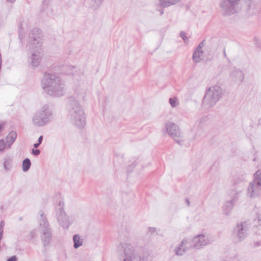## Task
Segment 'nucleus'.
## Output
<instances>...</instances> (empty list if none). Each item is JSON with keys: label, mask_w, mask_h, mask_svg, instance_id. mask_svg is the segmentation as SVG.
Segmentation results:
<instances>
[{"label": "nucleus", "mask_w": 261, "mask_h": 261, "mask_svg": "<svg viewBox=\"0 0 261 261\" xmlns=\"http://www.w3.org/2000/svg\"><path fill=\"white\" fill-rule=\"evenodd\" d=\"M41 86L44 92L54 97H61L66 93L64 82L55 74L45 73L41 80Z\"/></svg>", "instance_id": "nucleus-1"}, {"label": "nucleus", "mask_w": 261, "mask_h": 261, "mask_svg": "<svg viewBox=\"0 0 261 261\" xmlns=\"http://www.w3.org/2000/svg\"><path fill=\"white\" fill-rule=\"evenodd\" d=\"M41 86L44 92L54 97H61L66 93L64 82L55 74L45 73L41 80Z\"/></svg>", "instance_id": "nucleus-2"}, {"label": "nucleus", "mask_w": 261, "mask_h": 261, "mask_svg": "<svg viewBox=\"0 0 261 261\" xmlns=\"http://www.w3.org/2000/svg\"><path fill=\"white\" fill-rule=\"evenodd\" d=\"M41 31L38 29H33L30 34L29 46L30 53L29 54V60L34 67L39 65L43 56L41 47Z\"/></svg>", "instance_id": "nucleus-3"}, {"label": "nucleus", "mask_w": 261, "mask_h": 261, "mask_svg": "<svg viewBox=\"0 0 261 261\" xmlns=\"http://www.w3.org/2000/svg\"><path fill=\"white\" fill-rule=\"evenodd\" d=\"M67 110L68 117L70 122L79 128H83L86 124V115L82 107L75 97L69 98Z\"/></svg>", "instance_id": "nucleus-4"}, {"label": "nucleus", "mask_w": 261, "mask_h": 261, "mask_svg": "<svg viewBox=\"0 0 261 261\" xmlns=\"http://www.w3.org/2000/svg\"><path fill=\"white\" fill-rule=\"evenodd\" d=\"M117 253L119 261H144L135 247L128 243H121L118 246Z\"/></svg>", "instance_id": "nucleus-5"}, {"label": "nucleus", "mask_w": 261, "mask_h": 261, "mask_svg": "<svg viewBox=\"0 0 261 261\" xmlns=\"http://www.w3.org/2000/svg\"><path fill=\"white\" fill-rule=\"evenodd\" d=\"M223 90L218 85H215L206 89L203 98L202 103L207 108L213 107L221 98Z\"/></svg>", "instance_id": "nucleus-6"}, {"label": "nucleus", "mask_w": 261, "mask_h": 261, "mask_svg": "<svg viewBox=\"0 0 261 261\" xmlns=\"http://www.w3.org/2000/svg\"><path fill=\"white\" fill-rule=\"evenodd\" d=\"M52 112L47 105H44L35 112L32 118L33 124L36 126H42L48 123Z\"/></svg>", "instance_id": "nucleus-7"}, {"label": "nucleus", "mask_w": 261, "mask_h": 261, "mask_svg": "<svg viewBox=\"0 0 261 261\" xmlns=\"http://www.w3.org/2000/svg\"><path fill=\"white\" fill-rule=\"evenodd\" d=\"M41 221L40 222L39 230L40 232V238L44 246H47L51 240V232L49 224L43 214L40 215Z\"/></svg>", "instance_id": "nucleus-8"}, {"label": "nucleus", "mask_w": 261, "mask_h": 261, "mask_svg": "<svg viewBox=\"0 0 261 261\" xmlns=\"http://www.w3.org/2000/svg\"><path fill=\"white\" fill-rule=\"evenodd\" d=\"M250 229V224L247 221L238 223L233 228L232 234L236 243L243 241L247 237Z\"/></svg>", "instance_id": "nucleus-9"}, {"label": "nucleus", "mask_w": 261, "mask_h": 261, "mask_svg": "<svg viewBox=\"0 0 261 261\" xmlns=\"http://www.w3.org/2000/svg\"><path fill=\"white\" fill-rule=\"evenodd\" d=\"M165 129L167 134L178 144H181L183 141L178 126L173 122H168L165 124Z\"/></svg>", "instance_id": "nucleus-10"}, {"label": "nucleus", "mask_w": 261, "mask_h": 261, "mask_svg": "<svg viewBox=\"0 0 261 261\" xmlns=\"http://www.w3.org/2000/svg\"><path fill=\"white\" fill-rule=\"evenodd\" d=\"M189 241L191 248L198 249L211 244L213 242V239L208 236L201 234L194 237L192 240Z\"/></svg>", "instance_id": "nucleus-11"}, {"label": "nucleus", "mask_w": 261, "mask_h": 261, "mask_svg": "<svg viewBox=\"0 0 261 261\" xmlns=\"http://www.w3.org/2000/svg\"><path fill=\"white\" fill-rule=\"evenodd\" d=\"M261 194V185L252 181L249 184L247 189L246 195L249 198H256Z\"/></svg>", "instance_id": "nucleus-12"}, {"label": "nucleus", "mask_w": 261, "mask_h": 261, "mask_svg": "<svg viewBox=\"0 0 261 261\" xmlns=\"http://www.w3.org/2000/svg\"><path fill=\"white\" fill-rule=\"evenodd\" d=\"M230 79L234 84L240 85L244 79V74L242 70L236 69L230 73Z\"/></svg>", "instance_id": "nucleus-13"}, {"label": "nucleus", "mask_w": 261, "mask_h": 261, "mask_svg": "<svg viewBox=\"0 0 261 261\" xmlns=\"http://www.w3.org/2000/svg\"><path fill=\"white\" fill-rule=\"evenodd\" d=\"M190 248V242L187 239H184L175 249V253L177 255H182Z\"/></svg>", "instance_id": "nucleus-14"}, {"label": "nucleus", "mask_w": 261, "mask_h": 261, "mask_svg": "<svg viewBox=\"0 0 261 261\" xmlns=\"http://www.w3.org/2000/svg\"><path fill=\"white\" fill-rule=\"evenodd\" d=\"M57 220L59 224L64 228H68L70 224L69 217L65 212L60 211L57 215Z\"/></svg>", "instance_id": "nucleus-15"}, {"label": "nucleus", "mask_w": 261, "mask_h": 261, "mask_svg": "<svg viewBox=\"0 0 261 261\" xmlns=\"http://www.w3.org/2000/svg\"><path fill=\"white\" fill-rule=\"evenodd\" d=\"M74 91L79 100L84 99L86 94V88L85 87L81 86L74 88Z\"/></svg>", "instance_id": "nucleus-16"}, {"label": "nucleus", "mask_w": 261, "mask_h": 261, "mask_svg": "<svg viewBox=\"0 0 261 261\" xmlns=\"http://www.w3.org/2000/svg\"><path fill=\"white\" fill-rule=\"evenodd\" d=\"M234 200L232 199L229 201H227L223 205V212L224 214L228 216L231 213L233 205Z\"/></svg>", "instance_id": "nucleus-17"}, {"label": "nucleus", "mask_w": 261, "mask_h": 261, "mask_svg": "<svg viewBox=\"0 0 261 261\" xmlns=\"http://www.w3.org/2000/svg\"><path fill=\"white\" fill-rule=\"evenodd\" d=\"M203 52L202 50L195 49L193 55V59L195 63H199L203 59Z\"/></svg>", "instance_id": "nucleus-18"}, {"label": "nucleus", "mask_w": 261, "mask_h": 261, "mask_svg": "<svg viewBox=\"0 0 261 261\" xmlns=\"http://www.w3.org/2000/svg\"><path fill=\"white\" fill-rule=\"evenodd\" d=\"M17 137V134L14 131L11 132L7 136V143L8 148H10L11 145L14 142Z\"/></svg>", "instance_id": "nucleus-19"}, {"label": "nucleus", "mask_w": 261, "mask_h": 261, "mask_svg": "<svg viewBox=\"0 0 261 261\" xmlns=\"http://www.w3.org/2000/svg\"><path fill=\"white\" fill-rule=\"evenodd\" d=\"M180 0H160V5L163 7H168L174 5Z\"/></svg>", "instance_id": "nucleus-20"}, {"label": "nucleus", "mask_w": 261, "mask_h": 261, "mask_svg": "<svg viewBox=\"0 0 261 261\" xmlns=\"http://www.w3.org/2000/svg\"><path fill=\"white\" fill-rule=\"evenodd\" d=\"M12 158L9 156H6L4 158L3 166L6 170H9L11 167Z\"/></svg>", "instance_id": "nucleus-21"}, {"label": "nucleus", "mask_w": 261, "mask_h": 261, "mask_svg": "<svg viewBox=\"0 0 261 261\" xmlns=\"http://www.w3.org/2000/svg\"><path fill=\"white\" fill-rule=\"evenodd\" d=\"M73 241L74 242V247L78 248L82 245L83 241L79 234H75L73 237Z\"/></svg>", "instance_id": "nucleus-22"}, {"label": "nucleus", "mask_w": 261, "mask_h": 261, "mask_svg": "<svg viewBox=\"0 0 261 261\" xmlns=\"http://www.w3.org/2000/svg\"><path fill=\"white\" fill-rule=\"evenodd\" d=\"M31 165V163L29 159L26 158L22 162V170L23 172H27L29 170Z\"/></svg>", "instance_id": "nucleus-23"}, {"label": "nucleus", "mask_w": 261, "mask_h": 261, "mask_svg": "<svg viewBox=\"0 0 261 261\" xmlns=\"http://www.w3.org/2000/svg\"><path fill=\"white\" fill-rule=\"evenodd\" d=\"M254 182L257 183L258 185H261V169L258 170L254 174Z\"/></svg>", "instance_id": "nucleus-24"}, {"label": "nucleus", "mask_w": 261, "mask_h": 261, "mask_svg": "<svg viewBox=\"0 0 261 261\" xmlns=\"http://www.w3.org/2000/svg\"><path fill=\"white\" fill-rule=\"evenodd\" d=\"M169 103L172 108H176L179 105V101L176 97H171L169 99Z\"/></svg>", "instance_id": "nucleus-25"}, {"label": "nucleus", "mask_w": 261, "mask_h": 261, "mask_svg": "<svg viewBox=\"0 0 261 261\" xmlns=\"http://www.w3.org/2000/svg\"><path fill=\"white\" fill-rule=\"evenodd\" d=\"M147 233H150L152 236L156 235L158 234V231L154 227H149Z\"/></svg>", "instance_id": "nucleus-26"}, {"label": "nucleus", "mask_w": 261, "mask_h": 261, "mask_svg": "<svg viewBox=\"0 0 261 261\" xmlns=\"http://www.w3.org/2000/svg\"><path fill=\"white\" fill-rule=\"evenodd\" d=\"M6 144L3 139L0 140V153L4 151Z\"/></svg>", "instance_id": "nucleus-27"}, {"label": "nucleus", "mask_w": 261, "mask_h": 261, "mask_svg": "<svg viewBox=\"0 0 261 261\" xmlns=\"http://www.w3.org/2000/svg\"><path fill=\"white\" fill-rule=\"evenodd\" d=\"M221 261H238V260L235 256H233L231 257L227 256L225 259H222Z\"/></svg>", "instance_id": "nucleus-28"}, {"label": "nucleus", "mask_w": 261, "mask_h": 261, "mask_svg": "<svg viewBox=\"0 0 261 261\" xmlns=\"http://www.w3.org/2000/svg\"><path fill=\"white\" fill-rule=\"evenodd\" d=\"M180 35L181 37L184 40V42H186V41L188 40V38L187 37V36L186 35V33L184 32H181Z\"/></svg>", "instance_id": "nucleus-29"}, {"label": "nucleus", "mask_w": 261, "mask_h": 261, "mask_svg": "<svg viewBox=\"0 0 261 261\" xmlns=\"http://www.w3.org/2000/svg\"><path fill=\"white\" fill-rule=\"evenodd\" d=\"M32 153L34 155H38L40 153V151L39 149H33L32 150Z\"/></svg>", "instance_id": "nucleus-30"}, {"label": "nucleus", "mask_w": 261, "mask_h": 261, "mask_svg": "<svg viewBox=\"0 0 261 261\" xmlns=\"http://www.w3.org/2000/svg\"><path fill=\"white\" fill-rule=\"evenodd\" d=\"M206 120V117H202L197 121V122L199 124H201V123H202L203 122H204Z\"/></svg>", "instance_id": "nucleus-31"}, {"label": "nucleus", "mask_w": 261, "mask_h": 261, "mask_svg": "<svg viewBox=\"0 0 261 261\" xmlns=\"http://www.w3.org/2000/svg\"><path fill=\"white\" fill-rule=\"evenodd\" d=\"M7 261H17V258L15 255H14L8 258Z\"/></svg>", "instance_id": "nucleus-32"}, {"label": "nucleus", "mask_w": 261, "mask_h": 261, "mask_svg": "<svg viewBox=\"0 0 261 261\" xmlns=\"http://www.w3.org/2000/svg\"><path fill=\"white\" fill-rule=\"evenodd\" d=\"M30 234L31 236V238L32 239L35 238L36 236V230H32Z\"/></svg>", "instance_id": "nucleus-33"}, {"label": "nucleus", "mask_w": 261, "mask_h": 261, "mask_svg": "<svg viewBox=\"0 0 261 261\" xmlns=\"http://www.w3.org/2000/svg\"><path fill=\"white\" fill-rule=\"evenodd\" d=\"M203 46H204V43L203 42H201L199 44V45H198V46L196 47V49H199L200 50H202V48L203 47Z\"/></svg>", "instance_id": "nucleus-34"}, {"label": "nucleus", "mask_w": 261, "mask_h": 261, "mask_svg": "<svg viewBox=\"0 0 261 261\" xmlns=\"http://www.w3.org/2000/svg\"><path fill=\"white\" fill-rule=\"evenodd\" d=\"M94 1L97 4V6H99L102 4L103 0H94Z\"/></svg>", "instance_id": "nucleus-35"}, {"label": "nucleus", "mask_w": 261, "mask_h": 261, "mask_svg": "<svg viewBox=\"0 0 261 261\" xmlns=\"http://www.w3.org/2000/svg\"><path fill=\"white\" fill-rule=\"evenodd\" d=\"M3 231H4V229L0 228V241H1V239L3 237Z\"/></svg>", "instance_id": "nucleus-36"}, {"label": "nucleus", "mask_w": 261, "mask_h": 261, "mask_svg": "<svg viewBox=\"0 0 261 261\" xmlns=\"http://www.w3.org/2000/svg\"><path fill=\"white\" fill-rule=\"evenodd\" d=\"M5 225V222L4 221H2L0 223V228H3L4 227Z\"/></svg>", "instance_id": "nucleus-37"}, {"label": "nucleus", "mask_w": 261, "mask_h": 261, "mask_svg": "<svg viewBox=\"0 0 261 261\" xmlns=\"http://www.w3.org/2000/svg\"><path fill=\"white\" fill-rule=\"evenodd\" d=\"M42 140H43V136H40L39 138H38V142L39 143V144H41L42 141Z\"/></svg>", "instance_id": "nucleus-38"}, {"label": "nucleus", "mask_w": 261, "mask_h": 261, "mask_svg": "<svg viewBox=\"0 0 261 261\" xmlns=\"http://www.w3.org/2000/svg\"><path fill=\"white\" fill-rule=\"evenodd\" d=\"M40 145V144H39V143L37 142L36 143H35L33 146H34V148H37Z\"/></svg>", "instance_id": "nucleus-39"}, {"label": "nucleus", "mask_w": 261, "mask_h": 261, "mask_svg": "<svg viewBox=\"0 0 261 261\" xmlns=\"http://www.w3.org/2000/svg\"><path fill=\"white\" fill-rule=\"evenodd\" d=\"M8 2L13 3L16 0H7Z\"/></svg>", "instance_id": "nucleus-40"}, {"label": "nucleus", "mask_w": 261, "mask_h": 261, "mask_svg": "<svg viewBox=\"0 0 261 261\" xmlns=\"http://www.w3.org/2000/svg\"><path fill=\"white\" fill-rule=\"evenodd\" d=\"M223 54H224V57L225 58H226L227 57V55H226V51H225V49L223 50Z\"/></svg>", "instance_id": "nucleus-41"}, {"label": "nucleus", "mask_w": 261, "mask_h": 261, "mask_svg": "<svg viewBox=\"0 0 261 261\" xmlns=\"http://www.w3.org/2000/svg\"><path fill=\"white\" fill-rule=\"evenodd\" d=\"M186 202H187V203L188 204V205H190V201L189 199H186Z\"/></svg>", "instance_id": "nucleus-42"}, {"label": "nucleus", "mask_w": 261, "mask_h": 261, "mask_svg": "<svg viewBox=\"0 0 261 261\" xmlns=\"http://www.w3.org/2000/svg\"><path fill=\"white\" fill-rule=\"evenodd\" d=\"M258 221H261V216H258Z\"/></svg>", "instance_id": "nucleus-43"}, {"label": "nucleus", "mask_w": 261, "mask_h": 261, "mask_svg": "<svg viewBox=\"0 0 261 261\" xmlns=\"http://www.w3.org/2000/svg\"><path fill=\"white\" fill-rule=\"evenodd\" d=\"M19 220H22V218H19Z\"/></svg>", "instance_id": "nucleus-44"}]
</instances>
